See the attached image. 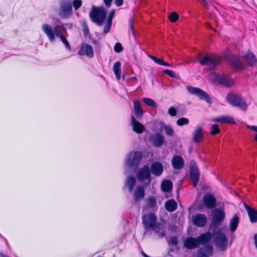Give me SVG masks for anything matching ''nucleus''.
Instances as JSON below:
<instances>
[{"mask_svg":"<svg viewBox=\"0 0 257 257\" xmlns=\"http://www.w3.org/2000/svg\"><path fill=\"white\" fill-rule=\"evenodd\" d=\"M136 182V179L133 175L130 176L127 178L125 185L128 187L129 192H132Z\"/></svg>","mask_w":257,"mask_h":257,"instance_id":"nucleus-34","label":"nucleus"},{"mask_svg":"<svg viewBox=\"0 0 257 257\" xmlns=\"http://www.w3.org/2000/svg\"><path fill=\"white\" fill-rule=\"evenodd\" d=\"M256 62H257V60H256Z\"/></svg>","mask_w":257,"mask_h":257,"instance_id":"nucleus-64","label":"nucleus"},{"mask_svg":"<svg viewBox=\"0 0 257 257\" xmlns=\"http://www.w3.org/2000/svg\"><path fill=\"white\" fill-rule=\"evenodd\" d=\"M213 255V247L211 244L207 245L200 248L197 253V257H211Z\"/></svg>","mask_w":257,"mask_h":257,"instance_id":"nucleus-18","label":"nucleus"},{"mask_svg":"<svg viewBox=\"0 0 257 257\" xmlns=\"http://www.w3.org/2000/svg\"><path fill=\"white\" fill-rule=\"evenodd\" d=\"M161 188L164 192H169L173 188V183L170 180H165L162 183Z\"/></svg>","mask_w":257,"mask_h":257,"instance_id":"nucleus-35","label":"nucleus"},{"mask_svg":"<svg viewBox=\"0 0 257 257\" xmlns=\"http://www.w3.org/2000/svg\"><path fill=\"white\" fill-rule=\"evenodd\" d=\"M197 237L200 245L206 246L209 244L208 243L213 238V233L210 231H207L205 233H201Z\"/></svg>","mask_w":257,"mask_h":257,"instance_id":"nucleus-21","label":"nucleus"},{"mask_svg":"<svg viewBox=\"0 0 257 257\" xmlns=\"http://www.w3.org/2000/svg\"><path fill=\"white\" fill-rule=\"evenodd\" d=\"M78 54L81 56L86 55L88 58H91L94 56L93 48L87 43H83L78 52Z\"/></svg>","mask_w":257,"mask_h":257,"instance_id":"nucleus-16","label":"nucleus"},{"mask_svg":"<svg viewBox=\"0 0 257 257\" xmlns=\"http://www.w3.org/2000/svg\"><path fill=\"white\" fill-rule=\"evenodd\" d=\"M98 257H101V256H98Z\"/></svg>","mask_w":257,"mask_h":257,"instance_id":"nucleus-63","label":"nucleus"},{"mask_svg":"<svg viewBox=\"0 0 257 257\" xmlns=\"http://www.w3.org/2000/svg\"><path fill=\"white\" fill-rule=\"evenodd\" d=\"M143 158V154L141 152H132L127 154L125 160V165L129 168H137Z\"/></svg>","mask_w":257,"mask_h":257,"instance_id":"nucleus-8","label":"nucleus"},{"mask_svg":"<svg viewBox=\"0 0 257 257\" xmlns=\"http://www.w3.org/2000/svg\"><path fill=\"white\" fill-rule=\"evenodd\" d=\"M123 50L121 44L119 43H116L114 47V50L116 53H119Z\"/></svg>","mask_w":257,"mask_h":257,"instance_id":"nucleus-46","label":"nucleus"},{"mask_svg":"<svg viewBox=\"0 0 257 257\" xmlns=\"http://www.w3.org/2000/svg\"><path fill=\"white\" fill-rule=\"evenodd\" d=\"M112 25V22L110 21V20H107L106 23L105 25L103 32L105 34L108 33L111 28V26Z\"/></svg>","mask_w":257,"mask_h":257,"instance_id":"nucleus-44","label":"nucleus"},{"mask_svg":"<svg viewBox=\"0 0 257 257\" xmlns=\"http://www.w3.org/2000/svg\"><path fill=\"white\" fill-rule=\"evenodd\" d=\"M203 202L204 206L209 209L214 208L216 205V200L214 196L210 194L204 196Z\"/></svg>","mask_w":257,"mask_h":257,"instance_id":"nucleus-20","label":"nucleus"},{"mask_svg":"<svg viewBox=\"0 0 257 257\" xmlns=\"http://www.w3.org/2000/svg\"><path fill=\"white\" fill-rule=\"evenodd\" d=\"M163 171L164 167L161 163L156 162L151 164L150 171L155 176H160L163 172Z\"/></svg>","mask_w":257,"mask_h":257,"instance_id":"nucleus-24","label":"nucleus"},{"mask_svg":"<svg viewBox=\"0 0 257 257\" xmlns=\"http://www.w3.org/2000/svg\"><path fill=\"white\" fill-rule=\"evenodd\" d=\"M134 105L135 115L138 118L141 119L144 114V111L142 108L141 104L139 101L134 100Z\"/></svg>","mask_w":257,"mask_h":257,"instance_id":"nucleus-29","label":"nucleus"},{"mask_svg":"<svg viewBox=\"0 0 257 257\" xmlns=\"http://www.w3.org/2000/svg\"><path fill=\"white\" fill-rule=\"evenodd\" d=\"M60 26H62V28H61V31H63V32H66V29L65 27V25L64 24H62V25H60Z\"/></svg>","mask_w":257,"mask_h":257,"instance_id":"nucleus-59","label":"nucleus"},{"mask_svg":"<svg viewBox=\"0 0 257 257\" xmlns=\"http://www.w3.org/2000/svg\"><path fill=\"white\" fill-rule=\"evenodd\" d=\"M220 132L219 126L217 124H214L212 126V130L210 132V134L212 136H214Z\"/></svg>","mask_w":257,"mask_h":257,"instance_id":"nucleus-42","label":"nucleus"},{"mask_svg":"<svg viewBox=\"0 0 257 257\" xmlns=\"http://www.w3.org/2000/svg\"><path fill=\"white\" fill-rule=\"evenodd\" d=\"M82 26L83 28V32L84 34V36L85 37L88 36L89 35V30L87 24L85 22H83L82 24Z\"/></svg>","mask_w":257,"mask_h":257,"instance_id":"nucleus-43","label":"nucleus"},{"mask_svg":"<svg viewBox=\"0 0 257 257\" xmlns=\"http://www.w3.org/2000/svg\"><path fill=\"white\" fill-rule=\"evenodd\" d=\"M145 207L152 211H156L158 209L157 204V199L155 196H150L145 200Z\"/></svg>","mask_w":257,"mask_h":257,"instance_id":"nucleus-22","label":"nucleus"},{"mask_svg":"<svg viewBox=\"0 0 257 257\" xmlns=\"http://www.w3.org/2000/svg\"><path fill=\"white\" fill-rule=\"evenodd\" d=\"M165 207L168 211L173 212L177 209V204L174 199H169L166 202Z\"/></svg>","mask_w":257,"mask_h":257,"instance_id":"nucleus-31","label":"nucleus"},{"mask_svg":"<svg viewBox=\"0 0 257 257\" xmlns=\"http://www.w3.org/2000/svg\"><path fill=\"white\" fill-rule=\"evenodd\" d=\"M162 65H164V66H171V65L169 63L165 62L164 61H163Z\"/></svg>","mask_w":257,"mask_h":257,"instance_id":"nucleus-60","label":"nucleus"},{"mask_svg":"<svg viewBox=\"0 0 257 257\" xmlns=\"http://www.w3.org/2000/svg\"><path fill=\"white\" fill-rule=\"evenodd\" d=\"M189 120L188 118L182 117L178 119L177 121V124L179 126H182L183 125H187L189 123Z\"/></svg>","mask_w":257,"mask_h":257,"instance_id":"nucleus-40","label":"nucleus"},{"mask_svg":"<svg viewBox=\"0 0 257 257\" xmlns=\"http://www.w3.org/2000/svg\"><path fill=\"white\" fill-rule=\"evenodd\" d=\"M164 129L165 134L168 136H173L174 133V131L172 127L169 125L163 124L162 126Z\"/></svg>","mask_w":257,"mask_h":257,"instance_id":"nucleus-37","label":"nucleus"},{"mask_svg":"<svg viewBox=\"0 0 257 257\" xmlns=\"http://www.w3.org/2000/svg\"><path fill=\"white\" fill-rule=\"evenodd\" d=\"M72 14V0H60L58 16L62 19H68Z\"/></svg>","mask_w":257,"mask_h":257,"instance_id":"nucleus-5","label":"nucleus"},{"mask_svg":"<svg viewBox=\"0 0 257 257\" xmlns=\"http://www.w3.org/2000/svg\"><path fill=\"white\" fill-rule=\"evenodd\" d=\"M204 135L201 127H197L192 134V141L194 143H199L203 139Z\"/></svg>","mask_w":257,"mask_h":257,"instance_id":"nucleus-26","label":"nucleus"},{"mask_svg":"<svg viewBox=\"0 0 257 257\" xmlns=\"http://www.w3.org/2000/svg\"><path fill=\"white\" fill-rule=\"evenodd\" d=\"M106 13L107 10L104 7L93 6L89 12V16L92 22L97 26H101L105 19Z\"/></svg>","mask_w":257,"mask_h":257,"instance_id":"nucleus-2","label":"nucleus"},{"mask_svg":"<svg viewBox=\"0 0 257 257\" xmlns=\"http://www.w3.org/2000/svg\"><path fill=\"white\" fill-rule=\"evenodd\" d=\"M253 239H254V243L255 245V247L257 249V233L254 234Z\"/></svg>","mask_w":257,"mask_h":257,"instance_id":"nucleus-57","label":"nucleus"},{"mask_svg":"<svg viewBox=\"0 0 257 257\" xmlns=\"http://www.w3.org/2000/svg\"><path fill=\"white\" fill-rule=\"evenodd\" d=\"M121 63L119 61L116 62L113 67V72L116 76L117 80H119L121 77V70H120Z\"/></svg>","mask_w":257,"mask_h":257,"instance_id":"nucleus-36","label":"nucleus"},{"mask_svg":"<svg viewBox=\"0 0 257 257\" xmlns=\"http://www.w3.org/2000/svg\"><path fill=\"white\" fill-rule=\"evenodd\" d=\"M131 125L133 127V131L139 134H142L145 131L144 125L140 122L136 120L135 117L131 116Z\"/></svg>","mask_w":257,"mask_h":257,"instance_id":"nucleus-23","label":"nucleus"},{"mask_svg":"<svg viewBox=\"0 0 257 257\" xmlns=\"http://www.w3.org/2000/svg\"><path fill=\"white\" fill-rule=\"evenodd\" d=\"M206 5H208V2L207 0H202Z\"/></svg>","mask_w":257,"mask_h":257,"instance_id":"nucleus-62","label":"nucleus"},{"mask_svg":"<svg viewBox=\"0 0 257 257\" xmlns=\"http://www.w3.org/2000/svg\"><path fill=\"white\" fill-rule=\"evenodd\" d=\"M220 58L213 55H205L200 60V64L202 65H208L210 70H213L219 64Z\"/></svg>","mask_w":257,"mask_h":257,"instance_id":"nucleus-9","label":"nucleus"},{"mask_svg":"<svg viewBox=\"0 0 257 257\" xmlns=\"http://www.w3.org/2000/svg\"><path fill=\"white\" fill-rule=\"evenodd\" d=\"M227 101L232 105L237 106L245 111L247 107V104L244 98L239 94L229 93L226 96Z\"/></svg>","mask_w":257,"mask_h":257,"instance_id":"nucleus-6","label":"nucleus"},{"mask_svg":"<svg viewBox=\"0 0 257 257\" xmlns=\"http://www.w3.org/2000/svg\"><path fill=\"white\" fill-rule=\"evenodd\" d=\"M239 218L237 215L234 216L229 221V227L230 231L232 232H234L237 227L239 223Z\"/></svg>","mask_w":257,"mask_h":257,"instance_id":"nucleus-32","label":"nucleus"},{"mask_svg":"<svg viewBox=\"0 0 257 257\" xmlns=\"http://www.w3.org/2000/svg\"><path fill=\"white\" fill-rule=\"evenodd\" d=\"M243 59L248 66L253 67L256 62L255 56L254 54L249 51L244 56Z\"/></svg>","mask_w":257,"mask_h":257,"instance_id":"nucleus-27","label":"nucleus"},{"mask_svg":"<svg viewBox=\"0 0 257 257\" xmlns=\"http://www.w3.org/2000/svg\"><path fill=\"white\" fill-rule=\"evenodd\" d=\"M142 220L145 230L144 235L152 230L160 238L166 236V233L164 230L160 231L163 225L160 222H158L157 217L154 213L149 212L143 215Z\"/></svg>","mask_w":257,"mask_h":257,"instance_id":"nucleus-1","label":"nucleus"},{"mask_svg":"<svg viewBox=\"0 0 257 257\" xmlns=\"http://www.w3.org/2000/svg\"><path fill=\"white\" fill-rule=\"evenodd\" d=\"M145 195V189L142 186H139L134 193V200L138 202L143 199Z\"/></svg>","mask_w":257,"mask_h":257,"instance_id":"nucleus-30","label":"nucleus"},{"mask_svg":"<svg viewBox=\"0 0 257 257\" xmlns=\"http://www.w3.org/2000/svg\"><path fill=\"white\" fill-rule=\"evenodd\" d=\"M244 207L248 214L251 222L254 223L257 222V211L251 208L246 204H244Z\"/></svg>","mask_w":257,"mask_h":257,"instance_id":"nucleus-28","label":"nucleus"},{"mask_svg":"<svg viewBox=\"0 0 257 257\" xmlns=\"http://www.w3.org/2000/svg\"><path fill=\"white\" fill-rule=\"evenodd\" d=\"M186 89L190 94L198 97L200 99L204 100L208 103H212V100L210 96L200 88L188 86H187Z\"/></svg>","mask_w":257,"mask_h":257,"instance_id":"nucleus-10","label":"nucleus"},{"mask_svg":"<svg viewBox=\"0 0 257 257\" xmlns=\"http://www.w3.org/2000/svg\"><path fill=\"white\" fill-rule=\"evenodd\" d=\"M65 26L67 27L68 29H71L72 28V24L70 23L64 24Z\"/></svg>","mask_w":257,"mask_h":257,"instance_id":"nucleus-58","label":"nucleus"},{"mask_svg":"<svg viewBox=\"0 0 257 257\" xmlns=\"http://www.w3.org/2000/svg\"><path fill=\"white\" fill-rule=\"evenodd\" d=\"M212 222L210 226L216 228L220 225L224 220L225 214L224 212L220 209H215L212 211Z\"/></svg>","mask_w":257,"mask_h":257,"instance_id":"nucleus-11","label":"nucleus"},{"mask_svg":"<svg viewBox=\"0 0 257 257\" xmlns=\"http://www.w3.org/2000/svg\"><path fill=\"white\" fill-rule=\"evenodd\" d=\"M114 12H115L114 10H112L111 11V12L110 13V14L108 16V17L107 20H110V21L112 22V18L114 15Z\"/></svg>","mask_w":257,"mask_h":257,"instance_id":"nucleus-54","label":"nucleus"},{"mask_svg":"<svg viewBox=\"0 0 257 257\" xmlns=\"http://www.w3.org/2000/svg\"><path fill=\"white\" fill-rule=\"evenodd\" d=\"M92 41L94 45H95L96 47L100 48V44L98 41L96 40H92Z\"/></svg>","mask_w":257,"mask_h":257,"instance_id":"nucleus-56","label":"nucleus"},{"mask_svg":"<svg viewBox=\"0 0 257 257\" xmlns=\"http://www.w3.org/2000/svg\"><path fill=\"white\" fill-rule=\"evenodd\" d=\"M179 18V16L176 13H172L169 16V20L172 22H176Z\"/></svg>","mask_w":257,"mask_h":257,"instance_id":"nucleus-45","label":"nucleus"},{"mask_svg":"<svg viewBox=\"0 0 257 257\" xmlns=\"http://www.w3.org/2000/svg\"><path fill=\"white\" fill-rule=\"evenodd\" d=\"M59 38L60 39L63 44L65 45L66 49L69 51H71V48L70 45L68 41H67V40L66 39V38L63 35H62L61 37H59Z\"/></svg>","mask_w":257,"mask_h":257,"instance_id":"nucleus-41","label":"nucleus"},{"mask_svg":"<svg viewBox=\"0 0 257 257\" xmlns=\"http://www.w3.org/2000/svg\"><path fill=\"white\" fill-rule=\"evenodd\" d=\"M170 241L172 244L174 245H176L178 243V239L176 237H172L171 238Z\"/></svg>","mask_w":257,"mask_h":257,"instance_id":"nucleus-52","label":"nucleus"},{"mask_svg":"<svg viewBox=\"0 0 257 257\" xmlns=\"http://www.w3.org/2000/svg\"><path fill=\"white\" fill-rule=\"evenodd\" d=\"M115 4L116 6L119 7L123 4V0H115Z\"/></svg>","mask_w":257,"mask_h":257,"instance_id":"nucleus-55","label":"nucleus"},{"mask_svg":"<svg viewBox=\"0 0 257 257\" xmlns=\"http://www.w3.org/2000/svg\"><path fill=\"white\" fill-rule=\"evenodd\" d=\"M184 246L189 250L199 248L200 244L197 237H189L184 241Z\"/></svg>","mask_w":257,"mask_h":257,"instance_id":"nucleus-15","label":"nucleus"},{"mask_svg":"<svg viewBox=\"0 0 257 257\" xmlns=\"http://www.w3.org/2000/svg\"><path fill=\"white\" fill-rule=\"evenodd\" d=\"M113 0H103L104 3L107 8L111 6V2Z\"/></svg>","mask_w":257,"mask_h":257,"instance_id":"nucleus-53","label":"nucleus"},{"mask_svg":"<svg viewBox=\"0 0 257 257\" xmlns=\"http://www.w3.org/2000/svg\"><path fill=\"white\" fill-rule=\"evenodd\" d=\"M133 23H134L133 20V19H131L129 22V26H130V28L131 30L132 33L133 35L135 37V32H134V28H133Z\"/></svg>","mask_w":257,"mask_h":257,"instance_id":"nucleus-51","label":"nucleus"},{"mask_svg":"<svg viewBox=\"0 0 257 257\" xmlns=\"http://www.w3.org/2000/svg\"><path fill=\"white\" fill-rule=\"evenodd\" d=\"M82 4L81 0H73L72 1V6L74 7L75 11L79 9Z\"/></svg>","mask_w":257,"mask_h":257,"instance_id":"nucleus-39","label":"nucleus"},{"mask_svg":"<svg viewBox=\"0 0 257 257\" xmlns=\"http://www.w3.org/2000/svg\"><path fill=\"white\" fill-rule=\"evenodd\" d=\"M172 164L174 169L180 170L184 167L185 163L182 157L179 155H175L172 159Z\"/></svg>","mask_w":257,"mask_h":257,"instance_id":"nucleus-25","label":"nucleus"},{"mask_svg":"<svg viewBox=\"0 0 257 257\" xmlns=\"http://www.w3.org/2000/svg\"><path fill=\"white\" fill-rule=\"evenodd\" d=\"M247 127L257 133V126L247 125ZM254 139L257 142V134H256Z\"/></svg>","mask_w":257,"mask_h":257,"instance_id":"nucleus-50","label":"nucleus"},{"mask_svg":"<svg viewBox=\"0 0 257 257\" xmlns=\"http://www.w3.org/2000/svg\"><path fill=\"white\" fill-rule=\"evenodd\" d=\"M168 113L172 116H175L177 114V109L172 106L169 108Z\"/></svg>","mask_w":257,"mask_h":257,"instance_id":"nucleus-47","label":"nucleus"},{"mask_svg":"<svg viewBox=\"0 0 257 257\" xmlns=\"http://www.w3.org/2000/svg\"><path fill=\"white\" fill-rule=\"evenodd\" d=\"M213 239L215 246L221 251H225L227 246L228 239L222 229L218 228L213 232Z\"/></svg>","mask_w":257,"mask_h":257,"instance_id":"nucleus-4","label":"nucleus"},{"mask_svg":"<svg viewBox=\"0 0 257 257\" xmlns=\"http://www.w3.org/2000/svg\"><path fill=\"white\" fill-rule=\"evenodd\" d=\"M136 176L140 181H147V185H149L151 182L150 168L148 165H145L142 168L139 169L137 173Z\"/></svg>","mask_w":257,"mask_h":257,"instance_id":"nucleus-12","label":"nucleus"},{"mask_svg":"<svg viewBox=\"0 0 257 257\" xmlns=\"http://www.w3.org/2000/svg\"><path fill=\"white\" fill-rule=\"evenodd\" d=\"M215 121L222 123H227L230 124H235V122L233 118L230 116H222L216 118Z\"/></svg>","mask_w":257,"mask_h":257,"instance_id":"nucleus-33","label":"nucleus"},{"mask_svg":"<svg viewBox=\"0 0 257 257\" xmlns=\"http://www.w3.org/2000/svg\"><path fill=\"white\" fill-rule=\"evenodd\" d=\"M199 176L200 173L198 167L194 161H192L190 167V177L194 187H196L198 184Z\"/></svg>","mask_w":257,"mask_h":257,"instance_id":"nucleus-13","label":"nucleus"},{"mask_svg":"<svg viewBox=\"0 0 257 257\" xmlns=\"http://www.w3.org/2000/svg\"><path fill=\"white\" fill-rule=\"evenodd\" d=\"M149 57L152 59L153 60V61H154L156 63L159 64V65H162V64H163V61L159 59V58H156V57L153 56V55H149Z\"/></svg>","mask_w":257,"mask_h":257,"instance_id":"nucleus-48","label":"nucleus"},{"mask_svg":"<svg viewBox=\"0 0 257 257\" xmlns=\"http://www.w3.org/2000/svg\"><path fill=\"white\" fill-rule=\"evenodd\" d=\"M165 141V138L163 134L160 133H156L151 135L150 138V141L152 144L155 147H162Z\"/></svg>","mask_w":257,"mask_h":257,"instance_id":"nucleus-14","label":"nucleus"},{"mask_svg":"<svg viewBox=\"0 0 257 257\" xmlns=\"http://www.w3.org/2000/svg\"><path fill=\"white\" fill-rule=\"evenodd\" d=\"M206 5H208V2L207 0H202Z\"/></svg>","mask_w":257,"mask_h":257,"instance_id":"nucleus-61","label":"nucleus"},{"mask_svg":"<svg viewBox=\"0 0 257 257\" xmlns=\"http://www.w3.org/2000/svg\"><path fill=\"white\" fill-rule=\"evenodd\" d=\"M207 217L203 214L198 213L192 216V222L195 226L204 227L207 223Z\"/></svg>","mask_w":257,"mask_h":257,"instance_id":"nucleus-17","label":"nucleus"},{"mask_svg":"<svg viewBox=\"0 0 257 257\" xmlns=\"http://www.w3.org/2000/svg\"><path fill=\"white\" fill-rule=\"evenodd\" d=\"M210 80L214 84L226 88L230 87L234 84L233 80L229 75L225 74L211 73L210 75Z\"/></svg>","mask_w":257,"mask_h":257,"instance_id":"nucleus-3","label":"nucleus"},{"mask_svg":"<svg viewBox=\"0 0 257 257\" xmlns=\"http://www.w3.org/2000/svg\"><path fill=\"white\" fill-rule=\"evenodd\" d=\"M62 26L57 25H56L54 29L48 24H43L42 26V29L46 35L48 37L50 42H53L55 39V36L60 37L62 35L61 28Z\"/></svg>","mask_w":257,"mask_h":257,"instance_id":"nucleus-7","label":"nucleus"},{"mask_svg":"<svg viewBox=\"0 0 257 257\" xmlns=\"http://www.w3.org/2000/svg\"><path fill=\"white\" fill-rule=\"evenodd\" d=\"M228 60L230 64L236 69L239 70L244 69L243 62L238 57L231 55L228 56Z\"/></svg>","mask_w":257,"mask_h":257,"instance_id":"nucleus-19","label":"nucleus"},{"mask_svg":"<svg viewBox=\"0 0 257 257\" xmlns=\"http://www.w3.org/2000/svg\"><path fill=\"white\" fill-rule=\"evenodd\" d=\"M144 103H145L147 105L156 108L158 106L157 104L152 99L150 98H144L143 99Z\"/></svg>","mask_w":257,"mask_h":257,"instance_id":"nucleus-38","label":"nucleus"},{"mask_svg":"<svg viewBox=\"0 0 257 257\" xmlns=\"http://www.w3.org/2000/svg\"><path fill=\"white\" fill-rule=\"evenodd\" d=\"M163 72L164 73L172 78H176V74L172 70L166 69L164 70Z\"/></svg>","mask_w":257,"mask_h":257,"instance_id":"nucleus-49","label":"nucleus"}]
</instances>
